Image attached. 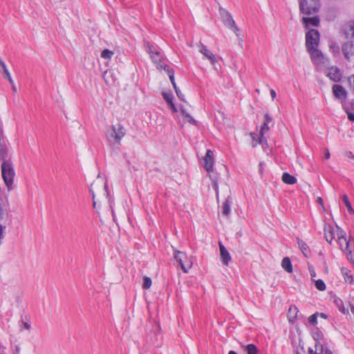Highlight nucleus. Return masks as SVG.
I'll use <instances>...</instances> for the list:
<instances>
[{"instance_id":"nucleus-9","label":"nucleus","mask_w":354,"mask_h":354,"mask_svg":"<svg viewBox=\"0 0 354 354\" xmlns=\"http://www.w3.org/2000/svg\"><path fill=\"white\" fill-rule=\"evenodd\" d=\"M319 32L315 29H310L306 34V49L318 47L319 42Z\"/></svg>"},{"instance_id":"nucleus-27","label":"nucleus","mask_w":354,"mask_h":354,"mask_svg":"<svg viewBox=\"0 0 354 354\" xmlns=\"http://www.w3.org/2000/svg\"><path fill=\"white\" fill-rule=\"evenodd\" d=\"M323 333L317 328L313 332V337L315 341V345H317V344H322L321 340L323 339Z\"/></svg>"},{"instance_id":"nucleus-16","label":"nucleus","mask_w":354,"mask_h":354,"mask_svg":"<svg viewBox=\"0 0 354 354\" xmlns=\"http://www.w3.org/2000/svg\"><path fill=\"white\" fill-rule=\"evenodd\" d=\"M335 97L340 100H345L347 96L346 89L339 84H334L332 88Z\"/></svg>"},{"instance_id":"nucleus-43","label":"nucleus","mask_w":354,"mask_h":354,"mask_svg":"<svg viewBox=\"0 0 354 354\" xmlns=\"http://www.w3.org/2000/svg\"><path fill=\"white\" fill-rule=\"evenodd\" d=\"M330 48L333 50L334 53H339V46L336 45L335 43L331 42L330 44Z\"/></svg>"},{"instance_id":"nucleus-23","label":"nucleus","mask_w":354,"mask_h":354,"mask_svg":"<svg viewBox=\"0 0 354 354\" xmlns=\"http://www.w3.org/2000/svg\"><path fill=\"white\" fill-rule=\"evenodd\" d=\"M281 178L283 182L288 185H294L297 183L296 178L288 173H283Z\"/></svg>"},{"instance_id":"nucleus-37","label":"nucleus","mask_w":354,"mask_h":354,"mask_svg":"<svg viewBox=\"0 0 354 354\" xmlns=\"http://www.w3.org/2000/svg\"><path fill=\"white\" fill-rule=\"evenodd\" d=\"M162 96L167 104L173 102V95L169 93H162Z\"/></svg>"},{"instance_id":"nucleus-5","label":"nucleus","mask_w":354,"mask_h":354,"mask_svg":"<svg viewBox=\"0 0 354 354\" xmlns=\"http://www.w3.org/2000/svg\"><path fill=\"white\" fill-rule=\"evenodd\" d=\"M126 132L123 126L120 124L113 125L110 130L106 132L108 141L113 145L120 144L122 138Z\"/></svg>"},{"instance_id":"nucleus-56","label":"nucleus","mask_w":354,"mask_h":354,"mask_svg":"<svg viewBox=\"0 0 354 354\" xmlns=\"http://www.w3.org/2000/svg\"><path fill=\"white\" fill-rule=\"evenodd\" d=\"M317 202L319 203V204H322L323 203V200L322 199V198L319 197L317 198Z\"/></svg>"},{"instance_id":"nucleus-25","label":"nucleus","mask_w":354,"mask_h":354,"mask_svg":"<svg viewBox=\"0 0 354 354\" xmlns=\"http://www.w3.org/2000/svg\"><path fill=\"white\" fill-rule=\"evenodd\" d=\"M298 245L302 253L305 257H308L310 254L308 246L307 244L301 240L298 241Z\"/></svg>"},{"instance_id":"nucleus-13","label":"nucleus","mask_w":354,"mask_h":354,"mask_svg":"<svg viewBox=\"0 0 354 354\" xmlns=\"http://www.w3.org/2000/svg\"><path fill=\"white\" fill-rule=\"evenodd\" d=\"M322 71H324L326 77L335 82H338L342 79V73L337 66H329L328 64L326 67H324Z\"/></svg>"},{"instance_id":"nucleus-14","label":"nucleus","mask_w":354,"mask_h":354,"mask_svg":"<svg viewBox=\"0 0 354 354\" xmlns=\"http://www.w3.org/2000/svg\"><path fill=\"white\" fill-rule=\"evenodd\" d=\"M324 237L327 242L331 243L333 240L337 235V228L335 229L333 226L328 224H325L324 227Z\"/></svg>"},{"instance_id":"nucleus-48","label":"nucleus","mask_w":354,"mask_h":354,"mask_svg":"<svg viewBox=\"0 0 354 354\" xmlns=\"http://www.w3.org/2000/svg\"><path fill=\"white\" fill-rule=\"evenodd\" d=\"M270 95H271L272 100H274L277 96V93L274 89L270 90Z\"/></svg>"},{"instance_id":"nucleus-4","label":"nucleus","mask_w":354,"mask_h":354,"mask_svg":"<svg viewBox=\"0 0 354 354\" xmlns=\"http://www.w3.org/2000/svg\"><path fill=\"white\" fill-rule=\"evenodd\" d=\"M219 15L221 19L222 22L223 23L224 26L233 31L234 34L236 35L238 39L241 41H243V39L241 37V35L240 32V30L236 26L234 20L233 19L231 14L225 9L223 8H219Z\"/></svg>"},{"instance_id":"nucleus-40","label":"nucleus","mask_w":354,"mask_h":354,"mask_svg":"<svg viewBox=\"0 0 354 354\" xmlns=\"http://www.w3.org/2000/svg\"><path fill=\"white\" fill-rule=\"evenodd\" d=\"M3 70V73H4V75H5V77L8 80V81L13 84V80L11 77V75H10V73H9L8 68L6 66H5V68H2Z\"/></svg>"},{"instance_id":"nucleus-11","label":"nucleus","mask_w":354,"mask_h":354,"mask_svg":"<svg viewBox=\"0 0 354 354\" xmlns=\"http://www.w3.org/2000/svg\"><path fill=\"white\" fill-rule=\"evenodd\" d=\"M145 47L148 53L150 55V57L152 61L156 64V66L159 69H162L159 64L166 65L161 61V55L160 52L158 51L152 45H151L149 42L146 43Z\"/></svg>"},{"instance_id":"nucleus-38","label":"nucleus","mask_w":354,"mask_h":354,"mask_svg":"<svg viewBox=\"0 0 354 354\" xmlns=\"http://www.w3.org/2000/svg\"><path fill=\"white\" fill-rule=\"evenodd\" d=\"M8 214L6 210L0 206V222H3L7 219Z\"/></svg>"},{"instance_id":"nucleus-64","label":"nucleus","mask_w":354,"mask_h":354,"mask_svg":"<svg viewBox=\"0 0 354 354\" xmlns=\"http://www.w3.org/2000/svg\"><path fill=\"white\" fill-rule=\"evenodd\" d=\"M354 106V100L351 102V106Z\"/></svg>"},{"instance_id":"nucleus-42","label":"nucleus","mask_w":354,"mask_h":354,"mask_svg":"<svg viewBox=\"0 0 354 354\" xmlns=\"http://www.w3.org/2000/svg\"><path fill=\"white\" fill-rule=\"evenodd\" d=\"M6 151L3 147L0 146V159L3 160H6Z\"/></svg>"},{"instance_id":"nucleus-41","label":"nucleus","mask_w":354,"mask_h":354,"mask_svg":"<svg viewBox=\"0 0 354 354\" xmlns=\"http://www.w3.org/2000/svg\"><path fill=\"white\" fill-rule=\"evenodd\" d=\"M308 322L312 325H316L317 323V317L316 314L310 315L308 318Z\"/></svg>"},{"instance_id":"nucleus-58","label":"nucleus","mask_w":354,"mask_h":354,"mask_svg":"<svg viewBox=\"0 0 354 354\" xmlns=\"http://www.w3.org/2000/svg\"><path fill=\"white\" fill-rule=\"evenodd\" d=\"M310 275L311 277H315V272L314 270H310Z\"/></svg>"},{"instance_id":"nucleus-35","label":"nucleus","mask_w":354,"mask_h":354,"mask_svg":"<svg viewBox=\"0 0 354 354\" xmlns=\"http://www.w3.org/2000/svg\"><path fill=\"white\" fill-rule=\"evenodd\" d=\"M151 279L148 277H145L143 279L142 288L149 289L151 286Z\"/></svg>"},{"instance_id":"nucleus-15","label":"nucleus","mask_w":354,"mask_h":354,"mask_svg":"<svg viewBox=\"0 0 354 354\" xmlns=\"http://www.w3.org/2000/svg\"><path fill=\"white\" fill-rule=\"evenodd\" d=\"M213 165V152L210 149H208L207 150L206 155L203 158V167L207 170V171L209 172L212 171Z\"/></svg>"},{"instance_id":"nucleus-30","label":"nucleus","mask_w":354,"mask_h":354,"mask_svg":"<svg viewBox=\"0 0 354 354\" xmlns=\"http://www.w3.org/2000/svg\"><path fill=\"white\" fill-rule=\"evenodd\" d=\"M180 112L185 118V122H189V123H191L193 124H196V120L188 113H187L185 111L184 108H183V107L180 108Z\"/></svg>"},{"instance_id":"nucleus-28","label":"nucleus","mask_w":354,"mask_h":354,"mask_svg":"<svg viewBox=\"0 0 354 354\" xmlns=\"http://www.w3.org/2000/svg\"><path fill=\"white\" fill-rule=\"evenodd\" d=\"M317 350L319 351V354H333V351L328 347H324L322 344L315 345Z\"/></svg>"},{"instance_id":"nucleus-53","label":"nucleus","mask_w":354,"mask_h":354,"mask_svg":"<svg viewBox=\"0 0 354 354\" xmlns=\"http://www.w3.org/2000/svg\"><path fill=\"white\" fill-rule=\"evenodd\" d=\"M5 347L0 345V354H6Z\"/></svg>"},{"instance_id":"nucleus-36","label":"nucleus","mask_w":354,"mask_h":354,"mask_svg":"<svg viewBox=\"0 0 354 354\" xmlns=\"http://www.w3.org/2000/svg\"><path fill=\"white\" fill-rule=\"evenodd\" d=\"M113 53L108 49H104L101 53V57L104 59H111Z\"/></svg>"},{"instance_id":"nucleus-7","label":"nucleus","mask_w":354,"mask_h":354,"mask_svg":"<svg viewBox=\"0 0 354 354\" xmlns=\"http://www.w3.org/2000/svg\"><path fill=\"white\" fill-rule=\"evenodd\" d=\"M198 51L203 55L204 58L209 61L216 71H218L221 68L220 64H218V59L207 48L206 46L201 44L198 46Z\"/></svg>"},{"instance_id":"nucleus-19","label":"nucleus","mask_w":354,"mask_h":354,"mask_svg":"<svg viewBox=\"0 0 354 354\" xmlns=\"http://www.w3.org/2000/svg\"><path fill=\"white\" fill-rule=\"evenodd\" d=\"M269 130L268 124L264 123L263 124L260 132L259 137H258L257 143L263 145L264 144H267V140L264 137V134Z\"/></svg>"},{"instance_id":"nucleus-20","label":"nucleus","mask_w":354,"mask_h":354,"mask_svg":"<svg viewBox=\"0 0 354 354\" xmlns=\"http://www.w3.org/2000/svg\"><path fill=\"white\" fill-rule=\"evenodd\" d=\"M303 22L306 25V28L311 26H318L319 24V19L318 17H304Z\"/></svg>"},{"instance_id":"nucleus-55","label":"nucleus","mask_w":354,"mask_h":354,"mask_svg":"<svg viewBox=\"0 0 354 354\" xmlns=\"http://www.w3.org/2000/svg\"><path fill=\"white\" fill-rule=\"evenodd\" d=\"M0 66L3 68H5V66H6V64L1 60V59L0 58Z\"/></svg>"},{"instance_id":"nucleus-26","label":"nucleus","mask_w":354,"mask_h":354,"mask_svg":"<svg viewBox=\"0 0 354 354\" xmlns=\"http://www.w3.org/2000/svg\"><path fill=\"white\" fill-rule=\"evenodd\" d=\"M342 274L344 276V279L346 282L349 283H353V276L351 274V272L349 270H348L346 268H343L342 270Z\"/></svg>"},{"instance_id":"nucleus-12","label":"nucleus","mask_w":354,"mask_h":354,"mask_svg":"<svg viewBox=\"0 0 354 354\" xmlns=\"http://www.w3.org/2000/svg\"><path fill=\"white\" fill-rule=\"evenodd\" d=\"M159 66L161 68H163V70L168 75L169 80L174 86V88L175 89V91H176V95L178 96V97L180 100H181L182 101L185 102V100L183 94L181 93V91H180V89L177 87V86L176 84L175 80H174V72L173 69L171 68L167 65L163 66V65L159 64Z\"/></svg>"},{"instance_id":"nucleus-1","label":"nucleus","mask_w":354,"mask_h":354,"mask_svg":"<svg viewBox=\"0 0 354 354\" xmlns=\"http://www.w3.org/2000/svg\"><path fill=\"white\" fill-rule=\"evenodd\" d=\"M1 176L8 191L14 188L15 171L12 165L7 160H3L1 165Z\"/></svg>"},{"instance_id":"nucleus-8","label":"nucleus","mask_w":354,"mask_h":354,"mask_svg":"<svg viewBox=\"0 0 354 354\" xmlns=\"http://www.w3.org/2000/svg\"><path fill=\"white\" fill-rule=\"evenodd\" d=\"M174 259L179 263L184 272L187 273L192 266V261L187 257L185 253L180 251H176Z\"/></svg>"},{"instance_id":"nucleus-45","label":"nucleus","mask_w":354,"mask_h":354,"mask_svg":"<svg viewBox=\"0 0 354 354\" xmlns=\"http://www.w3.org/2000/svg\"><path fill=\"white\" fill-rule=\"evenodd\" d=\"M21 325L24 329L30 330V325L28 322H22Z\"/></svg>"},{"instance_id":"nucleus-29","label":"nucleus","mask_w":354,"mask_h":354,"mask_svg":"<svg viewBox=\"0 0 354 354\" xmlns=\"http://www.w3.org/2000/svg\"><path fill=\"white\" fill-rule=\"evenodd\" d=\"M342 107L343 109L346 113L348 120L352 122H354V112L353 113L350 111L348 104L342 102Z\"/></svg>"},{"instance_id":"nucleus-51","label":"nucleus","mask_w":354,"mask_h":354,"mask_svg":"<svg viewBox=\"0 0 354 354\" xmlns=\"http://www.w3.org/2000/svg\"><path fill=\"white\" fill-rule=\"evenodd\" d=\"M330 152L328 149H326V153H325V158L326 159H329L330 158Z\"/></svg>"},{"instance_id":"nucleus-3","label":"nucleus","mask_w":354,"mask_h":354,"mask_svg":"<svg viewBox=\"0 0 354 354\" xmlns=\"http://www.w3.org/2000/svg\"><path fill=\"white\" fill-rule=\"evenodd\" d=\"M306 50L317 71H322L324 67H326L328 65L329 59L318 49V47H313Z\"/></svg>"},{"instance_id":"nucleus-62","label":"nucleus","mask_w":354,"mask_h":354,"mask_svg":"<svg viewBox=\"0 0 354 354\" xmlns=\"http://www.w3.org/2000/svg\"><path fill=\"white\" fill-rule=\"evenodd\" d=\"M214 187L216 192H218V186L215 184Z\"/></svg>"},{"instance_id":"nucleus-33","label":"nucleus","mask_w":354,"mask_h":354,"mask_svg":"<svg viewBox=\"0 0 354 354\" xmlns=\"http://www.w3.org/2000/svg\"><path fill=\"white\" fill-rule=\"evenodd\" d=\"M334 302L336 305V306L338 308L339 310L342 312V313H346V309L344 306V304L342 299L337 298L335 299Z\"/></svg>"},{"instance_id":"nucleus-63","label":"nucleus","mask_w":354,"mask_h":354,"mask_svg":"<svg viewBox=\"0 0 354 354\" xmlns=\"http://www.w3.org/2000/svg\"><path fill=\"white\" fill-rule=\"evenodd\" d=\"M95 205H96V203H95V199H94V200H93V205L94 207H95Z\"/></svg>"},{"instance_id":"nucleus-10","label":"nucleus","mask_w":354,"mask_h":354,"mask_svg":"<svg viewBox=\"0 0 354 354\" xmlns=\"http://www.w3.org/2000/svg\"><path fill=\"white\" fill-rule=\"evenodd\" d=\"M337 243L339 245L340 249L348 254H351V250L349 249V241H347L346 238V233L342 229L339 228L337 226Z\"/></svg>"},{"instance_id":"nucleus-34","label":"nucleus","mask_w":354,"mask_h":354,"mask_svg":"<svg viewBox=\"0 0 354 354\" xmlns=\"http://www.w3.org/2000/svg\"><path fill=\"white\" fill-rule=\"evenodd\" d=\"M315 287L317 290L323 291L326 289V284L322 279H318L315 281Z\"/></svg>"},{"instance_id":"nucleus-54","label":"nucleus","mask_w":354,"mask_h":354,"mask_svg":"<svg viewBox=\"0 0 354 354\" xmlns=\"http://www.w3.org/2000/svg\"><path fill=\"white\" fill-rule=\"evenodd\" d=\"M292 310L297 312V308L295 306H290L289 308V313H290Z\"/></svg>"},{"instance_id":"nucleus-49","label":"nucleus","mask_w":354,"mask_h":354,"mask_svg":"<svg viewBox=\"0 0 354 354\" xmlns=\"http://www.w3.org/2000/svg\"><path fill=\"white\" fill-rule=\"evenodd\" d=\"M89 191H90V193L92 196V199L94 200L95 199V194H94V192L93 190V185H91L90 188H89Z\"/></svg>"},{"instance_id":"nucleus-18","label":"nucleus","mask_w":354,"mask_h":354,"mask_svg":"<svg viewBox=\"0 0 354 354\" xmlns=\"http://www.w3.org/2000/svg\"><path fill=\"white\" fill-rule=\"evenodd\" d=\"M352 48H353V44L350 42H347V43H345L343 46H342V52H343V54L345 57V58L348 60V61H353V59L352 58V53H351V51H352Z\"/></svg>"},{"instance_id":"nucleus-17","label":"nucleus","mask_w":354,"mask_h":354,"mask_svg":"<svg viewBox=\"0 0 354 354\" xmlns=\"http://www.w3.org/2000/svg\"><path fill=\"white\" fill-rule=\"evenodd\" d=\"M218 246L221 261L224 265L227 266L231 261V255L221 242L218 243Z\"/></svg>"},{"instance_id":"nucleus-47","label":"nucleus","mask_w":354,"mask_h":354,"mask_svg":"<svg viewBox=\"0 0 354 354\" xmlns=\"http://www.w3.org/2000/svg\"><path fill=\"white\" fill-rule=\"evenodd\" d=\"M169 106L174 113H176L178 111L177 108L174 105V102L169 104Z\"/></svg>"},{"instance_id":"nucleus-21","label":"nucleus","mask_w":354,"mask_h":354,"mask_svg":"<svg viewBox=\"0 0 354 354\" xmlns=\"http://www.w3.org/2000/svg\"><path fill=\"white\" fill-rule=\"evenodd\" d=\"M232 200L228 198H227L222 205V214L223 215L227 216L230 214L231 212V204Z\"/></svg>"},{"instance_id":"nucleus-32","label":"nucleus","mask_w":354,"mask_h":354,"mask_svg":"<svg viewBox=\"0 0 354 354\" xmlns=\"http://www.w3.org/2000/svg\"><path fill=\"white\" fill-rule=\"evenodd\" d=\"M245 351L247 354H257L258 348L254 344H250L245 346Z\"/></svg>"},{"instance_id":"nucleus-60","label":"nucleus","mask_w":354,"mask_h":354,"mask_svg":"<svg viewBox=\"0 0 354 354\" xmlns=\"http://www.w3.org/2000/svg\"><path fill=\"white\" fill-rule=\"evenodd\" d=\"M262 169H263V164L260 163L259 164V170H260V171H261Z\"/></svg>"},{"instance_id":"nucleus-39","label":"nucleus","mask_w":354,"mask_h":354,"mask_svg":"<svg viewBox=\"0 0 354 354\" xmlns=\"http://www.w3.org/2000/svg\"><path fill=\"white\" fill-rule=\"evenodd\" d=\"M250 137L253 141V143H252V147H254L257 146V145H259V143H257V141H258V137H259V133L257 134V133H250Z\"/></svg>"},{"instance_id":"nucleus-44","label":"nucleus","mask_w":354,"mask_h":354,"mask_svg":"<svg viewBox=\"0 0 354 354\" xmlns=\"http://www.w3.org/2000/svg\"><path fill=\"white\" fill-rule=\"evenodd\" d=\"M272 121V117L268 114L266 113L264 115V123L269 124Z\"/></svg>"},{"instance_id":"nucleus-31","label":"nucleus","mask_w":354,"mask_h":354,"mask_svg":"<svg viewBox=\"0 0 354 354\" xmlns=\"http://www.w3.org/2000/svg\"><path fill=\"white\" fill-rule=\"evenodd\" d=\"M342 199L345 206L346 207L348 212L351 214H354V209H353L351 204L350 201H348V198L347 195H346V194L342 195Z\"/></svg>"},{"instance_id":"nucleus-6","label":"nucleus","mask_w":354,"mask_h":354,"mask_svg":"<svg viewBox=\"0 0 354 354\" xmlns=\"http://www.w3.org/2000/svg\"><path fill=\"white\" fill-rule=\"evenodd\" d=\"M319 7V0H300L299 8L301 12L311 15L317 12Z\"/></svg>"},{"instance_id":"nucleus-61","label":"nucleus","mask_w":354,"mask_h":354,"mask_svg":"<svg viewBox=\"0 0 354 354\" xmlns=\"http://www.w3.org/2000/svg\"><path fill=\"white\" fill-rule=\"evenodd\" d=\"M228 354H237L235 351H230Z\"/></svg>"},{"instance_id":"nucleus-50","label":"nucleus","mask_w":354,"mask_h":354,"mask_svg":"<svg viewBox=\"0 0 354 354\" xmlns=\"http://www.w3.org/2000/svg\"><path fill=\"white\" fill-rule=\"evenodd\" d=\"M3 227H2V225L0 224V240H1V239H3Z\"/></svg>"},{"instance_id":"nucleus-59","label":"nucleus","mask_w":354,"mask_h":354,"mask_svg":"<svg viewBox=\"0 0 354 354\" xmlns=\"http://www.w3.org/2000/svg\"><path fill=\"white\" fill-rule=\"evenodd\" d=\"M348 157H350V158H354V156H353V155H352L351 152H348Z\"/></svg>"},{"instance_id":"nucleus-22","label":"nucleus","mask_w":354,"mask_h":354,"mask_svg":"<svg viewBox=\"0 0 354 354\" xmlns=\"http://www.w3.org/2000/svg\"><path fill=\"white\" fill-rule=\"evenodd\" d=\"M344 31L348 37L354 39V21L348 22L345 25Z\"/></svg>"},{"instance_id":"nucleus-52","label":"nucleus","mask_w":354,"mask_h":354,"mask_svg":"<svg viewBox=\"0 0 354 354\" xmlns=\"http://www.w3.org/2000/svg\"><path fill=\"white\" fill-rule=\"evenodd\" d=\"M349 81L352 85V87H353V89L354 91V75L352 76L350 79H349Z\"/></svg>"},{"instance_id":"nucleus-24","label":"nucleus","mask_w":354,"mask_h":354,"mask_svg":"<svg viewBox=\"0 0 354 354\" xmlns=\"http://www.w3.org/2000/svg\"><path fill=\"white\" fill-rule=\"evenodd\" d=\"M281 266L287 272L290 273L292 272V263L288 257H284L283 259L281 261Z\"/></svg>"},{"instance_id":"nucleus-57","label":"nucleus","mask_w":354,"mask_h":354,"mask_svg":"<svg viewBox=\"0 0 354 354\" xmlns=\"http://www.w3.org/2000/svg\"><path fill=\"white\" fill-rule=\"evenodd\" d=\"M104 189L105 192H106V194L108 195L109 193L107 192V185H106V183H104Z\"/></svg>"},{"instance_id":"nucleus-46","label":"nucleus","mask_w":354,"mask_h":354,"mask_svg":"<svg viewBox=\"0 0 354 354\" xmlns=\"http://www.w3.org/2000/svg\"><path fill=\"white\" fill-rule=\"evenodd\" d=\"M319 351H320V350H317L316 348H315V350L314 351L313 348H308V353H309V354H319Z\"/></svg>"},{"instance_id":"nucleus-2","label":"nucleus","mask_w":354,"mask_h":354,"mask_svg":"<svg viewBox=\"0 0 354 354\" xmlns=\"http://www.w3.org/2000/svg\"><path fill=\"white\" fill-rule=\"evenodd\" d=\"M306 50L317 71H322L324 67H326L328 65L329 59L318 49V47H313Z\"/></svg>"}]
</instances>
